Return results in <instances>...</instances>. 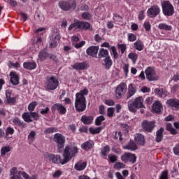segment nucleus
I'll list each match as a JSON object with an SVG mask.
<instances>
[{
  "mask_svg": "<svg viewBox=\"0 0 179 179\" xmlns=\"http://www.w3.org/2000/svg\"><path fill=\"white\" fill-rule=\"evenodd\" d=\"M22 117L25 122H33V119L34 121H38L40 119V115L37 112L24 113Z\"/></svg>",
  "mask_w": 179,
  "mask_h": 179,
  "instance_id": "obj_7",
  "label": "nucleus"
},
{
  "mask_svg": "<svg viewBox=\"0 0 179 179\" xmlns=\"http://www.w3.org/2000/svg\"><path fill=\"white\" fill-rule=\"evenodd\" d=\"M167 103L171 107L179 110V100L169 99L167 101Z\"/></svg>",
  "mask_w": 179,
  "mask_h": 179,
  "instance_id": "obj_34",
  "label": "nucleus"
},
{
  "mask_svg": "<svg viewBox=\"0 0 179 179\" xmlns=\"http://www.w3.org/2000/svg\"><path fill=\"white\" fill-rule=\"evenodd\" d=\"M154 92L155 94H157V96L159 97H162L163 99L169 96V92L166 90H163L162 89L156 88L154 90Z\"/></svg>",
  "mask_w": 179,
  "mask_h": 179,
  "instance_id": "obj_23",
  "label": "nucleus"
},
{
  "mask_svg": "<svg viewBox=\"0 0 179 179\" xmlns=\"http://www.w3.org/2000/svg\"><path fill=\"white\" fill-rule=\"evenodd\" d=\"M162 108H163V106H162V103L159 101H155V103L152 105V110L155 111V113H159L162 111Z\"/></svg>",
  "mask_w": 179,
  "mask_h": 179,
  "instance_id": "obj_32",
  "label": "nucleus"
},
{
  "mask_svg": "<svg viewBox=\"0 0 179 179\" xmlns=\"http://www.w3.org/2000/svg\"><path fill=\"white\" fill-rule=\"evenodd\" d=\"M173 151L174 155H176V156H179V144H176L173 147Z\"/></svg>",
  "mask_w": 179,
  "mask_h": 179,
  "instance_id": "obj_57",
  "label": "nucleus"
},
{
  "mask_svg": "<svg viewBox=\"0 0 179 179\" xmlns=\"http://www.w3.org/2000/svg\"><path fill=\"white\" fill-rule=\"evenodd\" d=\"M134 48L135 50H137V51H142V50H143V43H142V41L138 40L136 41L134 44Z\"/></svg>",
  "mask_w": 179,
  "mask_h": 179,
  "instance_id": "obj_36",
  "label": "nucleus"
},
{
  "mask_svg": "<svg viewBox=\"0 0 179 179\" xmlns=\"http://www.w3.org/2000/svg\"><path fill=\"white\" fill-rule=\"evenodd\" d=\"M12 121L14 125H16L17 127H20V128H26V127H27V124H26L24 122L22 121L17 117H14Z\"/></svg>",
  "mask_w": 179,
  "mask_h": 179,
  "instance_id": "obj_22",
  "label": "nucleus"
},
{
  "mask_svg": "<svg viewBox=\"0 0 179 179\" xmlns=\"http://www.w3.org/2000/svg\"><path fill=\"white\" fill-rule=\"evenodd\" d=\"M160 13V8L157 6H151L147 11L149 17H156Z\"/></svg>",
  "mask_w": 179,
  "mask_h": 179,
  "instance_id": "obj_14",
  "label": "nucleus"
},
{
  "mask_svg": "<svg viewBox=\"0 0 179 179\" xmlns=\"http://www.w3.org/2000/svg\"><path fill=\"white\" fill-rule=\"evenodd\" d=\"M59 7L62 10L68 12V10H75L76 9V1L75 0H61L59 1Z\"/></svg>",
  "mask_w": 179,
  "mask_h": 179,
  "instance_id": "obj_4",
  "label": "nucleus"
},
{
  "mask_svg": "<svg viewBox=\"0 0 179 179\" xmlns=\"http://www.w3.org/2000/svg\"><path fill=\"white\" fill-rule=\"evenodd\" d=\"M108 159L111 163H115L118 160V157L114 155H108Z\"/></svg>",
  "mask_w": 179,
  "mask_h": 179,
  "instance_id": "obj_55",
  "label": "nucleus"
},
{
  "mask_svg": "<svg viewBox=\"0 0 179 179\" xmlns=\"http://www.w3.org/2000/svg\"><path fill=\"white\" fill-rule=\"evenodd\" d=\"M72 68L76 71H85L89 69V64L86 62H76L73 64Z\"/></svg>",
  "mask_w": 179,
  "mask_h": 179,
  "instance_id": "obj_15",
  "label": "nucleus"
},
{
  "mask_svg": "<svg viewBox=\"0 0 179 179\" xmlns=\"http://www.w3.org/2000/svg\"><path fill=\"white\" fill-rule=\"evenodd\" d=\"M110 153V146L106 145L101 150V156L103 157H107V155Z\"/></svg>",
  "mask_w": 179,
  "mask_h": 179,
  "instance_id": "obj_37",
  "label": "nucleus"
},
{
  "mask_svg": "<svg viewBox=\"0 0 179 179\" xmlns=\"http://www.w3.org/2000/svg\"><path fill=\"white\" fill-rule=\"evenodd\" d=\"M99 50V46H90L89 48L87 49L86 52L87 55H90L91 57L96 58V57H97Z\"/></svg>",
  "mask_w": 179,
  "mask_h": 179,
  "instance_id": "obj_17",
  "label": "nucleus"
},
{
  "mask_svg": "<svg viewBox=\"0 0 179 179\" xmlns=\"http://www.w3.org/2000/svg\"><path fill=\"white\" fill-rule=\"evenodd\" d=\"M107 57H110L108 55V50L104 48H101L98 52V58H107Z\"/></svg>",
  "mask_w": 179,
  "mask_h": 179,
  "instance_id": "obj_31",
  "label": "nucleus"
},
{
  "mask_svg": "<svg viewBox=\"0 0 179 179\" xmlns=\"http://www.w3.org/2000/svg\"><path fill=\"white\" fill-rule=\"evenodd\" d=\"M45 86L48 90H55L59 86V82L55 76H48L46 78Z\"/></svg>",
  "mask_w": 179,
  "mask_h": 179,
  "instance_id": "obj_6",
  "label": "nucleus"
},
{
  "mask_svg": "<svg viewBox=\"0 0 179 179\" xmlns=\"http://www.w3.org/2000/svg\"><path fill=\"white\" fill-rule=\"evenodd\" d=\"M146 79L149 82H153L155 80H159V76L156 74L155 69L150 66L148 67L145 71Z\"/></svg>",
  "mask_w": 179,
  "mask_h": 179,
  "instance_id": "obj_11",
  "label": "nucleus"
},
{
  "mask_svg": "<svg viewBox=\"0 0 179 179\" xmlns=\"http://www.w3.org/2000/svg\"><path fill=\"white\" fill-rule=\"evenodd\" d=\"M23 66L25 69L33 71V69H36L37 64L35 62H24Z\"/></svg>",
  "mask_w": 179,
  "mask_h": 179,
  "instance_id": "obj_30",
  "label": "nucleus"
},
{
  "mask_svg": "<svg viewBox=\"0 0 179 179\" xmlns=\"http://www.w3.org/2000/svg\"><path fill=\"white\" fill-rule=\"evenodd\" d=\"M48 111H50V108L48 106H46L45 109H41L40 113L42 115H45L48 114Z\"/></svg>",
  "mask_w": 179,
  "mask_h": 179,
  "instance_id": "obj_59",
  "label": "nucleus"
},
{
  "mask_svg": "<svg viewBox=\"0 0 179 179\" xmlns=\"http://www.w3.org/2000/svg\"><path fill=\"white\" fill-rule=\"evenodd\" d=\"M53 141L57 145V152L62 153V152L64 150V148H65V136H64L62 134L59 133H56L53 136Z\"/></svg>",
  "mask_w": 179,
  "mask_h": 179,
  "instance_id": "obj_5",
  "label": "nucleus"
},
{
  "mask_svg": "<svg viewBox=\"0 0 179 179\" xmlns=\"http://www.w3.org/2000/svg\"><path fill=\"white\" fill-rule=\"evenodd\" d=\"M118 138L120 141H122V133L121 131L115 132V139H118Z\"/></svg>",
  "mask_w": 179,
  "mask_h": 179,
  "instance_id": "obj_58",
  "label": "nucleus"
},
{
  "mask_svg": "<svg viewBox=\"0 0 179 179\" xmlns=\"http://www.w3.org/2000/svg\"><path fill=\"white\" fill-rule=\"evenodd\" d=\"M102 65L105 67L107 71L113 66V60H111V57H107L103 59V62L102 63Z\"/></svg>",
  "mask_w": 179,
  "mask_h": 179,
  "instance_id": "obj_24",
  "label": "nucleus"
},
{
  "mask_svg": "<svg viewBox=\"0 0 179 179\" xmlns=\"http://www.w3.org/2000/svg\"><path fill=\"white\" fill-rule=\"evenodd\" d=\"M162 10L165 16H173L174 15V7L170 1H164L162 3Z\"/></svg>",
  "mask_w": 179,
  "mask_h": 179,
  "instance_id": "obj_9",
  "label": "nucleus"
},
{
  "mask_svg": "<svg viewBox=\"0 0 179 179\" xmlns=\"http://www.w3.org/2000/svg\"><path fill=\"white\" fill-rule=\"evenodd\" d=\"M87 163L85 162H78L76 164L74 169L76 170H78V171H82L83 170H85L86 169Z\"/></svg>",
  "mask_w": 179,
  "mask_h": 179,
  "instance_id": "obj_35",
  "label": "nucleus"
},
{
  "mask_svg": "<svg viewBox=\"0 0 179 179\" xmlns=\"http://www.w3.org/2000/svg\"><path fill=\"white\" fill-rule=\"evenodd\" d=\"M89 94V90L85 88L76 94L75 108L79 113L86 110V98L85 96Z\"/></svg>",
  "mask_w": 179,
  "mask_h": 179,
  "instance_id": "obj_2",
  "label": "nucleus"
},
{
  "mask_svg": "<svg viewBox=\"0 0 179 179\" xmlns=\"http://www.w3.org/2000/svg\"><path fill=\"white\" fill-rule=\"evenodd\" d=\"M141 127L144 132H148L150 134L153 132V130L156 128V121L143 120L141 122Z\"/></svg>",
  "mask_w": 179,
  "mask_h": 179,
  "instance_id": "obj_8",
  "label": "nucleus"
},
{
  "mask_svg": "<svg viewBox=\"0 0 179 179\" xmlns=\"http://www.w3.org/2000/svg\"><path fill=\"white\" fill-rule=\"evenodd\" d=\"M56 110H57L61 115L66 114V108L61 103H55L52 106V113H55Z\"/></svg>",
  "mask_w": 179,
  "mask_h": 179,
  "instance_id": "obj_16",
  "label": "nucleus"
},
{
  "mask_svg": "<svg viewBox=\"0 0 179 179\" xmlns=\"http://www.w3.org/2000/svg\"><path fill=\"white\" fill-rule=\"evenodd\" d=\"M159 179H169V171L167 170H165L162 172Z\"/></svg>",
  "mask_w": 179,
  "mask_h": 179,
  "instance_id": "obj_50",
  "label": "nucleus"
},
{
  "mask_svg": "<svg viewBox=\"0 0 179 179\" xmlns=\"http://www.w3.org/2000/svg\"><path fill=\"white\" fill-rule=\"evenodd\" d=\"M9 152H10V147L9 146L2 147L1 150V156H5V155H6V153Z\"/></svg>",
  "mask_w": 179,
  "mask_h": 179,
  "instance_id": "obj_48",
  "label": "nucleus"
},
{
  "mask_svg": "<svg viewBox=\"0 0 179 179\" xmlns=\"http://www.w3.org/2000/svg\"><path fill=\"white\" fill-rule=\"evenodd\" d=\"M128 57L130 59L133 61L134 64H135V62H136V60L138 59V54L136 53L131 52L129 54Z\"/></svg>",
  "mask_w": 179,
  "mask_h": 179,
  "instance_id": "obj_45",
  "label": "nucleus"
},
{
  "mask_svg": "<svg viewBox=\"0 0 179 179\" xmlns=\"http://www.w3.org/2000/svg\"><path fill=\"white\" fill-rule=\"evenodd\" d=\"M80 29L82 30H90V31H93V28L92 27L90 23L87 22L80 21Z\"/></svg>",
  "mask_w": 179,
  "mask_h": 179,
  "instance_id": "obj_25",
  "label": "nucleus"
},
{
  "mask_svg": "<svg viewBox=\"0 0 179 179\" xmlns=\"http://www.w3.org/2000/svg\"><path fill=\"white\" fill-rule=\"evenodd\" d=\"M82 18L84 20H90V19H92V14H90V13L85 12L82 14Z\"/></svg>",
  "mask_w": 179,
  "mask_h": 179,
  "instance_id": "obj_49",
  "label": "nucleus"
},
{
  "mask_svg": "<svg viewBox=\"0 0 179 179\" xmlns=\"http://www.w3.org/2000/svg\"><path fill=\"white\" fill-rule=\"evenodd\" d=\"M120 159L123 163H131L132 164H135L137 157L135 154L126 152L121 155Z\"/></svg>",
  "mask_w": 179,
  "mask_h": 179,
  "instance_id": "obj_10",
  "label": "nucleus"
},
{
  "mask_svg": "<svg viewBox=\"0 0 179 179\" xmlns=\"http://www.w3.org/2000/svg\"><path fill=\"white\" fill-rule=\"evenodd\" d=\"M163 132H164V129L163 127H161L159 130L156 132V138L155 141L158 143L159 142H162L163 141Z\"/></svg>",
  "mask_w": 179,
  "mask_h": 179,
  "instance_id": "obj_27",
  "label": "nucleus"
},
{
  "mask_svg": "<svg viewBox=\"0 0 179 179\" xmlns=\"http://www.w3.org/2000/svg\"><path fill=\"white\" fill-rule=\"evenodd\" d=\"M48 52H47V50L45 49H43L39 52L38 54V58L40 61H45L47 58H48Z\"/></svg>",
  "mask_w": 179,
  "mask_h": 179,
  "instance_id": "obj_33",
  "label": "nucleus"
},
{
  "mask_svg": "<svg viewBox=\"0 0 179 179\" xmlns=\"http://www.w3.org/2000/svg\"><path fill=\"white\" fill-rule=\"evenodd\" d=\"M93 146H94V143L93 142V141H89L83 143L81 145V149H83V150H87L89 149L93 148Z\"/></svg>",
  "mask_w": 179,
  "mask_h": 179,
  "instance_id": "obj_28",
  "label": "nucleus"
},
{
  "mask_svg": "<svg viewBox=\"0 0 179 179\" xmlns=\"http://www.w3.org/2000/svg\"><path fill=\"white\" fill-rule=\"evenodd\" d=\"M107 115L109 117H114V111H115V109L114 108H108L107 109Z\"/></svg>",
  "mask_w": 179,
  "mask_h": 179,
  "instance_id": "obj_53",
  "label": "nucleus"
},
{
  "mask_svg": "<svg viewBox=\"0 0 179 179\" xmlns=\"http://www.w3.org/2000/svg\"><path fill=\"white\" fill-rule=\"evenodd\" d=\"M15 134V129L13 128L8 127L6 129V136H8V135H13Z\"/></svg>",
  "mask_w": 179,
  "mask_h": 179,
  "instance_id": "obj_51",
  "label": "nucleus"
},
{
  "mask_svg": "<svg viewBox=\"0 0 179 179\" xmlns=\"http://www.w3.org/2000/svg\"><path fill=\"white\" fill-rule=\"evenodd\" d=\"M125 93H127V84L124 83H121L117 87H116V90L115 91V96L116 99H122V96L125 95Z\"/></svg>",
  "mask_w": 179,
  "mask_h": 179,
  "instance_id": "obj_12",
  "label": "nucleus"
},
{
  "mask_svg": "<svg viewBox=\"0 0 179 179\" xmlns=\"http://www.w3.org/2000/svg\"><path fill=\"white\" fill-rule=\"evenodd\" d=\"M37 106V102L33 101L30 103L28 106V110L30 111V113H32V111H34V108Z\"/></svg>",
  "mask_w": 179,
  "mask_h": 179,
  "instance_id": "obj_46",
  "label": "nucleus"
},
{
  "mask_svg": "<svg viewBox=\"0 0 179 179\" xmlns=\"http://www.w3.org/2000/svg\"><path fill=\"white\" fill-rule=\"evenodd\" d=\"M111 50H112L114 58L115 59L118 58V53L117 52V49H115V47L113 46L111 48Z\"/></svg>",
  "mask_w": 179,
  "mask_h": 179,
  "instance_id": "obj_61",
  "label": "nucleus"
},
{
  "mask_svg": "<svg viewBox=\"0 0 179 179\" xmlns=\"http://www.w3.org/2000/svg\"><path fill=\"white\" fill-rule=\"evenodd\" d=\"M45 134H54V132H58V129L55 127H49L44 131Z\"/></svg>",
  "mask_w": 179,
  "mask_h": 179,
  "instance_id": "obj_47",
  "label": "nucleus"
},
{
  "mask_svg": "<svg viewBox=\"0 0 179 179\" xmlns=\"http://www.w3.org/2000/svg\"><path fill=\"white\" fill-rule=\"evenodd\" d=\"M125 164L122 162H116L113 166V169H115V170H121L122 169H125Z\"/></svg>",
  "mask_w": 179,
  "mask_h": 179,
  "instance_id": "obj_41",
  "label": "nucleus"
},
{
  "mask_svg": "<svg viewBox=\"0 0 179 179\" xmlns=\"http://www.w3.org/2000/svg\"><path fill=\"white\" fill-rule=\"evenodd\" d=\"M159 29L160 30H166L167 31H171V30L173 29L171 26L167 25V24L161 23L158 25Z\"/></svg>",
  "mask_w": 179,
  "mask_h": 179,
  "instance_id": "obj_38",
  "label": "nucleus"
},
{
  "mask_svg": "<svg viewBox=\"0 0 179 179\" xmlns=\"http://www.w3.org/2000/svg\"><path fill=\"white\" fill-rule=\"evenodd\" d=\"M79 153L78 147L72 145H66L63 150L62 165L69 163L73 157H76V155Z\"/></svg>",
  "mask_w": 179,
  "mask_h": 179,
  "instance_id": "obj_1",
  "label": "nucleus"
},
{
  "mask_svg": "<svg viewBox=\"0 0 179 179\" xmlns=\"http://www.w3.org/2000/svg\"><path fill=\"white\" fill-rule=\"evenodd\" d=\"M129 41H135L136 40V36L134 34H129L128 35Z\"/></svg>",
  "mask_w": 179,
  "mask_h": 179,
  "instance_id": "obj_60",
  "label": "nucleus"
},
{
  "mask_svg": "<svg viewBox=\"0 0 179 179\" xmlns=\"http://www.w3.org/2000/svg\"><path fill=\"white\" fill-rule=\"evenodd\" d=\"M135 93H136V85H135V84H129L128 86L127 99H131Z\"/></svg>",
  "mask_w": 179,
  "mask_h": 179,
  "instance_id": "obj_21",
  "label": "nucleus"
},
{
  "mask_svg": "<svg viewBox=\"0 0 179 179\" xmlns=\"http://www.w3.org/2000/svg\"><path fill=\"white\" fill-rule=\"evenodd\" d=\"M144 28L145 29L146 31H150V29H151V26H150V23L145 22H144Z\"/></svg>",
  "mask_w": 179,
  "mask_h": 179,
  "instance_id": "obj_64",
  "label": "nucleus"
},
{
  "mask_svg": "<svg viewBox=\"0 0 179 179\" xmlns=\"http://www.w3.org/2000/svg\"><path fill=\"white\" fill-rule=\"evenodd\" d=\"M52 38L53 40H56V41H59V40H61V35L59 34V31L58 29L52 33Z\"/></svg>",
  "mask_w": 179,
  "mask_h": 179,
  "instance_id": "obj_43",
  "label": "nucleus"
},
{
  "mask_svg": "<svg viewBox=\"0 0 179 179\" xmlns=\"http://www.w3.org/2000/svg\"><path fill=\"white\" fill-rule=\"evenodd\" d=\"M44 157L48 159L49 162H52L55 164H61L62 162V159L61 158V155H55L54 154H50L48 152H45L44 154Z\"/></svg>",
  "mask_w": 179,
  "mask_h": 179,
  "instance_id": "obj_13",
  "label": "nucleus"
},
{
  "mask_svg": "<svg viewBox=\"0 0 179 179\" xmlns=\"http://www.w3.org/2000/svg\"><path fill=\"white\" fill-rule=\"evenodd\" d=\"M81 122L85 124V125H89L93 122V116H87L84 115L81 117Z\"/></svg>",
  "mask_w": 179,
  "mask_h": 179,
  "instance_id": "obj_29",
  "label": "nucleus"
},
{
  "mask_svg": "<svg viewBox=\"0 0 179 179\" xmlns=\"http://www.w3.org/2000/svg\"><path fill=\"white\" fill-rule=\"evenodd\" d=\"M12 91L6 90V101L7 104H15L16 103V97H11Z\"/></svg>",
  "mask_w": 179,
  "mask_h": 179,
  "instance_id": "obj_20",
  "label": "nucleus"
},
{
  "mask_svg": "<svg viewBox=\"0 0 179 179\" xmlns=\"http://www.w3.org/2000/svg\"><path fill=\"white\" fill-rule=\"evenodd\" d=\"M105 120L106 118L104 117V116L103 115L99 116L98 117H96L95 120V125H97L98 127L101 125V122Z\"/></svg>",
  "mask_w": 179,
  "mask_h": 179,
  "instance_id": "obj_44",
  "label": "nucleus"
},
{
  "mask_svg": "<svg viewBox=\"0 0 179 179\" xmlns=\"http://www.w3.org/2000/svg\"><path fill=\"white\" fill-rule=\"evenodd\" d=\"M128 108L131 113H136L137 108H145L143 104V97H136L133 102L128 103Z\"/></svg>",
  "mask_w": 179,
  "mask_h": 179,
  "instance_id": "obj_3",
  "label": "nucleus"
},
{
  "mask_svg": "<svg viewBox=\"0 0 179 179\" xmlns=\"http://www.w3.org/2000/svg\"><path fill=\"white\" fill-rule=\"evenodd\" d=\"M10 83H12V85H13V86H17V85H19L20 80V78H19L17 74H16V73L12 71L10 73Z\"/></svg>",
  "mask_w": 179,
  "mask_h": 179,
  "instance_id": "obj_19",
  "label": "nucleus"
},
{
  "mask_svg": "<svg viewBox=\"0 0 179 179\" xmlns=\"http://www.w3.org/2000/svg\"><path fill=\"white\" fill-rule=\"evenodd\" d=\"M85 44H86V42L85 41H82L79 43H73V47H75V48H82V47H83V45H85Z\"/></svg>",
  "mask_w": 179,
  "mask_h": 179,
  "instance_id": "obj_54",
  "label": "nucleus"
},
{
  "mask_svg": "<svg viewBox=\"0 0 179 179\" xmlns=\"http://www.w3.org/2000/svg\"><path fill=\"white\" fill-rule=\"evenodd\" d=\"M58 43H59V41H56V40L52 38L50 43V47L51 48H55V47H57L58 45Z\"/></svg>",
  "mask_w": 179,
  "mask_h": 179,
  "instance_id": "obj_56",
  "label": "nucleus"
},
{
  "mask_svg": "<svg viewBox=\"0 0 179 179\" xmlns=\"http://www.w3.org/2000/svg\"><path fill=\"white\" fill-rule=\"evenodd\" d=\"M48 57L54 61V62H58V58L55 55H48Z\"/></svg>",
  "mask_w": 179,
  "mask_h": 179,
  "instance_id": "obj_63",
  "label": "nucleus"
},
{
  "mask_svg": "<svg viewBox=\"0 0 179 179\" xmlns=\"http://www.w3.org/2000/svg\"><path fill=\"white\" fill-rule=\"evenodd\" d=\"M166 131H169L172 135H177L178 134L176 129L173 128V124L170 123L166 124Z\"/></svg>",
  "mask_w": 179,
  "mask_h": 179,
  "instance_id": "obj_39",
  "label": "nucleus"
},
{
  "mask_svg": "<svg viewBox=\"0 0 179 179\" xmlns=\"http://www.w3.org/2000/svg\"><path fill=\"white\" fill-rule=\"evenodd\" d=\"M105 104H106V106H114L115 102H114L113 99H107L105 101Z\"/></svg>",
  "mask_w": 179,
  "mask_h": 179,
  "instance_id": "obj_62",
  "label": "nucleus"
},
{
  "mask_svg": "<svg viewBox=\"0 0 179 179\" xmlns=\"http://www.w3.org/2000/svg\"><path fill=\"white\" fill-rule=\"evenodd\" d=\"M74 22V23L69 27V30H72V29H80V21L77 20Z\"/></svg>",
  "mask_w": 179,
  "mask_h": 179,
  "instance_id": "obj_42",
  "label": "nucleus"
},
{
  "mask_svg": "<svg viewBox=\"0 0 179 179\" xmlns=\"http://www.w3.org/2000/svg\"><path fill=\"white\" fill-rule=\"evenodd\" d=\"M102 129H103V127H99L97 128L90 127V132L92 135H96V134H100V132H101Z\"/></svg>",
  "mask_w": 179,
  "mask_h": 179,
  "instance_id": "obj_40",
  "label": "nucleus"
},
{
  "mask_svg": "<svg viewBox=\"0 0 179 179\" xmlns=\"http://www.w3.org/2000/svg\"><path fill=\"white\" fill-rule=\"evenodd\" d=\"M134 141L137 145L140 146H144L146 141L145 140V136L142 134H136L134 137Z\"/></svg>",
  "mask_w": 179,
  "mask_h": 179,
  "instance_id": "obj_18",
  "label": "nucleus"
},
{
  "mask_svg": "<svg viewBox=\"0 0 179 179\" xmlns=\"http://www.w3.org/2000/svg\"><path fill=\"white\" fill-rule=\"evenodd\" d=\"M124 149L134 152V150L138 149V146H136V143L134 141H130L127 145L124 146Z\"/></svg>",
  "mask_w": 179,
  "mask_h": 179,
  "instance_id": "obj_26",
  "label": "nucleus"
},
{
  "mask_svg": "<svg viewBox=\"0 0 179 179\" xmlns=\"http://www.w3.org/2000/svg\"><path fill=\"white\" fill-rule=\"evenodd\" d=\"M118 50H120L121 54H124L127 50V45L125 44H118L117 45Z\"/></svg>",
  "mask_w": 179,
  "mask_h": 179,
  "instance_id": "obj_52",
  "label": "nucleus"
}]
</instances>
